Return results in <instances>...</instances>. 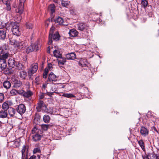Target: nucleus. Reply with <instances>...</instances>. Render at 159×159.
Listing matches in <instances>:
<instances>
[{"label":"nucleus","instance_id":"obj_38","mask_svg":"<svg viewBox=\"0 0 159 159\" xmlns=\"http://www.w3.org/2000/svg\"><path fill=\"white\" fill-rule=\"evenodd\" d=\"M7 48V47L5 45L3 46L2 47L0 46V55L2 54L4 52V50H5V49H6Z\"/></svg>","mask_w":159,"mask_h":159},{"label":"nucleus","instance_id":"obj_2","mask_svg":"<svg viewBox=\"0 0 159 159\" xmlns=\"http://www.w3.org/2000/svg\"><path fill=\"white\" fill-rule=\"evenodd\" d=\"M19 25L18 23L11 22L7 23L6 25V29L7 30L11 28V30L13 34L17 36L20 34V32L19 28Z\"/></svg>","mask_w":159,"mask_h":159},{"label":"nucleus","instance_id":"obj_12","mask_svg":"<svg viewBox=\"0 0 159 159\" xmlns=\"http://www.w3.org/2000/svg\"><path fill=\"white\" fill-rule=\"evenodd\" d=\"M48 79L49 81L52 83L55 82L57 80L56 76L52 72L49 75Z\"/></svg>","mask_w":159,"mask_h":159},{"label":"nucleus","instance_id":"obj_64","mask_svg":"<svg viewBox=\"0 0 159 159\" xmlns=\"http://www.w3.org/2000/svg\"><path fill=\"white\" fill-rule=\"evenodd\" d=\"M47 52L48 53H50V50L48 49V50Z\"/></svg>","mask_w":159,"mask_h":159},{"label":"nucleus","instance_id":"obj_17","mask_svg":"<svg viewBox=\"0 0 159 159\" xmlns=\"http://www.w3.org/2000/svg\"><path fill=\"white\" fill-rule=\"evenodd\" d=\"M8 64L10 67L13 68L16 65V61L14 59L10 58L8 60Z\"/></svg>","mask_w":159,"mask_h":159},{"label":"nucleus","instance_id":"obj_30","mask_svg":"<svg viewBox=\"0 0 159 159\" xmlns=\"http://www.w3.org/2000/svg\"><path fill=\"white\" fill-rule=\"evenodd\" d=\"M141 4L142 7L145 8L148 5V3L147 1L146 0H142Z\"/></svg>","mask_w":159,"mask_h":159},{"label":"nucleus","instance_id":"obj_7","mask_svg":"<svg viewBox=\"0 0 159 159\" xmlns=\"http://www.w3.org/2000/svg\"><path fill=\"white\" fill-rule=\"evenodd\" d=\"M140 133L142 136L146 137L148 134L149 130L145 127L142 126L141 128Z\"/></svg>","mask_w":159,"mask_h":159},{"label":"nucleus","instance_id":"obj_53","mask_svg":"<svg viewBox=\"0 0 159 159\" xmlns=\"http://www.w3.org/2000/svg\"><path fill=\"white\" fill-rule=\"evenodd\" d=\"M50 23V20H49V19H48V20H47L45 22L46 27L47 28L48 27Z\"/></svg>","mask_w":159,"mask_h":159},{"label":"nucleus","instance_id":"obj_24","mask_svg":"<svg viewBox=\"0 0 159 159\" xmlns=\"http://www.w3.org/2000/svg\"><path fill=\"white\" fill-rule=\"evenodd\" d=\"M7 110H6L7 111ZM7 113L5 110H2L0 112V117L2 118H5L7 117Z\"/></svg>","mask_w":159,"mask_h":159},{"label":"nucleus","instance_id":"obj_5","mask_svg":"<svg viewBox=\"0 0 159 159\" xmlns=\"http://www.w3.org/2000/svg\"><path fill=\"white\" fill-rule=\"evenodd\" d=\"M26 0H19L18 8L16 9V12L20 14L23 13L24 9V3Z\"/></svg>","mask_w":159,"mask_h":159},{"label":"nucleus","instance_id":"obj_55","mask_svg":"<svg viewBox=\"0 0 159 159\" xmlns=\"http://www.w3.org/2000/svg\"><path fill=\"white\" fill-rule=\"evenodd\" d=\"M143 159H149V155L145 154L142 156Z\"/></svg>","mask_w":159,"mask_h":159},{"label":"nucleus","instance_id":"obj_26","mask_svg":"<svg viewBox=\"0 0 159 159\" xmlns=\"http://www.w3.org/2000/svg\"><path fill=\"white\" fill-rule=\"evenodd\" d=\"M19 76L22 79H25L27 76V73L25 71H22L20 73Z\"/></svg>","mask_w":159,"mask_h":159},{"label":"nucleus","instance_id":"obj_18","mask_svg":"<svg viewBox=\"0 0 159 159\" xmlns=\"http://www.w3.org/2000/svg\"><path fill=\"white\" fill-rule=\"evenodd\" d=\"M32 133L33 134H42L43 132L40 129H38L37 127H34L32 130Z\"/></svg>","mask_w":159,"mask_h":159},{"label":"nucleus","instance_id":"obj_61","mask_svg":"<svg viewBox=\"0 0 159 159\" xmlns=\"http://www.w3.org/2000/svg\"><path fill=\"white\" fill-rule=\"evenodd\" d=\"M155 159H159V155L158 154L156 155Z\"/></svg>","mask_w":159,"mask_h":159},{"label":"nucleus","instance_id":"obj_34","mask_svg":"<svg viewBox=\"0 0 159 159\" xmlns=\"http://www.w3.org/2000/svg\"><path fill=\"white\" fill-rule=\"evenodd\" d=\"M62 96L68 98H74L75 96L71 93H64Z\"/></svg>","mask_w":159,"mask_h":159},{"label":"nucleus","instance_id":"obj_21","mask_svg":"<svg viewBox=\"0 0 159 159\" xmlns=\"http://www.w3.org/2000/svg\"><path fill=\"white\" fill-rule=\"evenodd\" d=\"M60 37V36L57 32H55V34H52V39L56 41L58 40Z\"/></svg>","mask_w":159,"mask_h":159},{"label":"nucleus","instance_id":"obj_36","mask_svg":"<svg viewBox=\"0 0 159 159\" xmlns=\"http://www.w3.org/2000/svg\"><path fill=\"white\" fill-rule=\"evenodd\" d=\"M33 47H32L31 45L28 47L26 49V52L27 53H29L33 51Z\"/></svg>","mask_w":159,"mask_h":159},{"label":"nucleus","instance_id":"obj_3","mask_svg":"<svg viewBox=\"0 0 159 159\" xmlns=\"http://www.w3.org/2000/svg\"><path fill=\"white\" fill-rule=\"evenodd\" d=\"M11 81L13 84V87L16 89H21L23 84L17 77L15 75H12L11 78Z\"/></svg>","mask_w":159,"mask_h":159},{"label":"nucleus","instance_id":"obj_51","mask_svg":"<svg viewBox=\"0 0 159 159\" xmlns=\"http://www.w3.org/2000/svg\"><path fill=\"white\" fill-rule=\"evenodd\" d=\"M24 90L23 89L17 90V94H18L23 96Z\"/></svg>","mask_w":159,"mask_h":159},{"label":"nucleus","instance_id":"obj_33","mask_svg":"<svg viewBox=\"0 0 159 159\" xmlns=\"http://www.w3.org/2000/svg\"><path fill=\"white\" fill-rule=\"evenodd\" d=\"M38 108H37V107H36V108L37 109L38 108L41 109L42 108V107H43V102L42 100L40 101L38 103Z\"/></svg>","mask_w":159,"mask_h":159},{"label":"nucleus","instance_id":"obj_11","mask_svg":"<svg viewBox=\"0 0 159 159\" xmlns=\"http://www.w3.org/2000/svg\"><path fill=\"white\" fill-rule=\"evenodd\" d=\"M78 29L81 31H83L84 30L87 29V26L85 23H80L77 24Z\"/></svg>","mask_w":159,"mask_h":159},{"label":"nucleus","instance_id":"obj_37","mask_svg":"<svg viewBox=\"0 0 159 159\" xmlns=\"http://www.w3.org/2000/svg\"><path fill=\"white\" fill-rule=\"evenodd\" d=\"M10 94L11 96H15L17 94V90L15 89H12L10 91Z\"/></svg>","mask_w":159,"mask_h":159},{"label":"nucleus","instance_id":"obj_63","mask_svg":"<svg viewBox=\"0 0 159 159\" xmlns=\"http://www.w3.org/2000/svg\"><path fill=\"white\" fill-rule=\"evenodd\" d=\"M58 0H53V1L57 3Z\"/></svg>","mask_w":159,"mask_h":159},{"label":"nucleus","instance_id":"obj_54","mask_svg":"<svg viewBox=\"0 0 159 159\" xmlns=\"http://www.w3.org/2000/svg\"><path fill=\"white\" fill-rule=\"evenodd\" d=\"M48 110V112L50 113V114H57V113H56V111H52V112H51V111H53L54 110ZM54 111H55V110H54Z\"/></svg>","mask_w":159,"mask_h":159},{"label":"nucleus","instance_id":"obj_4","mask_svg":"<svg viewBox=\"0 0 159 159\" xmlns=\"http://www.w3.org/2000/svg\"><path fill=\"white\" fill-rule=\"evenodd\" d=\"M38 69V65L37 63L32 64L30 68L28 69V73L29 77H31L33 74L36 73Z\"/></svg>","mask_w":159,"mask_h":159},{"label":"nucleus","instance_id":"obj_58","mask_svg":"<svg viewBox=\"0 0 159 159\" xmlns=\"http://www.w3.org/2000/svg\"><path fill=\"white\" fill-rule=\"evenodd\" d=\"M9 112L10 113H12L13 114H15L16 112V110H9Z\"/></svg>","mask_w":159,"mask_h":159},{"label":"nucleus","instance_id":"obj_15","mask_svg":"<svg viewBox=\"0 0 159 159\" xmlns=\"http://www.w3.org/2000/svg\"><path fill=\"white\" fill-rule=\"evenodd\" d=\"M54 21L56 23H57L60 25H63L64 20L63 19L60 17H58L54 19Z\"/></svg>","mask_w":159,"mask_h":159},{"label":"nucleus","instance_id":"obj_14","mask_svg":"<svg viewBox=\"0 0 159 159\" xmlns=\"http://www.w3.org/2000/svg\"><path fill=\"white\" fill-rule=\"evenodd\" d=\"M69 34L70 37H75L77 36L78 34V31L75 29H71L70 30Z\"/></svg>","mask_w":159,"mask_h":159},{"label":"nucleus","instance_id":"obj_42","mask_svg":"<svg viewBox=\"0 0 159 159\" xmlns=\"http://www.w3.org/2000/svg\"><path fill=\"white\" fill-rule=\"evenodd\" d=\"M16 66L19 69H21L22 67L23 66V65L20 62H17L16 65Z\"/></svg>","mask_w":159,"mask_h":159},{"label":"nucleus","instance_id":"obj_31","mask_svg":"<svg viewBox=\"0 0 159 159\" xmlns=\"http://www.w3.org/2000/svg\"><path fill=\"white\" fill-rule=\"evenodd\" d=\"M43 119L45 123H48L49 122L50 117L49 116L45 115L43 116Z\"/></svg>","mask_w":159,"mask_h":159},{"label":"nucleus","instance_id":"obj_44","mask_svg":"<svg viewBox=\"0 0 159 159\" xmlns=\"http://www.w3.org/2000/svg\"><path fill=\"white\" fill-rule=\"evenodd\" d=\"M5 98L4 95L3 93H0V102H3Z\"/></svg>","mask_w":159,"mask_h":159},{"label":"nucleus","instance_id":"obj_22","mask_svg":"<svg viewBox=\"0 0 159 159\" xmlns=\"http://www.w3.org/2000/svg\"><path fill=\"white\" fill-rule=\"evenodd\" d=\"M2 59H5L7 58L8 57L9 54L8 52L7 48L5 50H4L2 54Z\"/></svg>","mask_w":159,"mask_h":159},{"label":"nucleus","instance_id":"obj_28","mask_svg":"<svg viewBox=\"0 0 159 159\" xmlns=\"http://www.w3.org/2000/svg\"><path fill=\"white\" fill-rule=\"evenodd\" d=\"M55 7L54 5L51 4L49 7V10L51 11L52 14L54 13L55 11Z\"/></svg>","mask_w":159,"mask_h":159},{"label":"nucleus","instance_id":"obj_1","mask_svg":"<svg viewBox=\"0 0 159 159\" xmlns=\"http://www.w3.org/2000/svg\"><path fill=\"white\" fill-rule=\"evenodd\" d=\"M9 41L11 45H13L14 47L19 50L24 49L27 45V42L25 41H20L18 37L16 36H12L9 37Z\"/></svg>","mask_w":159,"mask_h":159},{"label":"nucleus","instance_id":"obj_39","mask_svg":"<svg viewBox=\"0 0 159 159\" xmlns=\"http://www.w3.org/2000/svg\"><path fill=\"white\" fill-rule=\"evenodd\" d=\"M48 72V70L47 68H45L44 70L43 75V77L44 78H46L47 77V75Z\"/></svg>","mask_w":159,"mask_h":159},{"label":"nucleus","instance_id":"obj_50","mask_svg":"<svg viewBox=\"0 0 159 159\" xmlns=\"http://www.w3.org/2000/svg\"><path fill=\"white\" fill-rule=\"evenodd\" d=\"M40 150L39 148H36L34 149L33 150V153L34 154H35L37 153H40Z\"/></svg>","mask_w":159,"mask_h":159},{"label":"nucleus","instance_id":"obj_40","mask_svg":"<svg viewBox=\"0 0 159 159\" xmlns=\"http://www.w3.org/2000/svg\"><path fill=\"white\" fill-rule=\"evenodd\" d=\"M2 107L3 109H8L9 106L7 103L6 102H4L2 104Z\"/></svg>","mask_w":159,"mask_h":159},{"label":"nucleus","instance_id":"obj_56","mask_svg":"<svg viewBox=\"0 0 159 159\" xmlns=\"http://www.w3.org/2000/svg\"><path fill=\"white\" fill-rule=\"evenodd\" d=\"M57 93V92H47V94L50 97H51V95H52L53 94V93Z\"/></svg>","mask_w":159,"mask_h":159},{"label":"nucleus","instance_id":"obj_45","mask_svg":"<svg viewBox=\"0 0 159 159\" xmlns=\"http://www.w3.org/2000/svg\"><path fill=\"white\" fill-rule=\"evenodd\" d=\"M148 8L149 9V11H147V12L148 13V14L149 15V17L152 16V7L151 6H148Z\"/></svg>","mask_w":159,"mask_h":159},{"label":"nucleus","instance_id":"obj_13","mask_svg":"<svg viewBox=\"0 0 159 159\" xmlns=\"http://www.w3.org/2000/svg\"><path fill=\"white\" fill-rule=\"evenodd\" d=\"M7 66L6 60L4 59H0V68L2 70L5 69Z\"/></svg>","mask_w":159,"mask_h":159},{"label":"nucleus","instance_id":"obj_47","mask_svg":"<svg viewBox=\"0 0 159 159\" xmlns=\"http://www.w3.org/2000/svg\"><path fill=\"white\" fill-rule=\"evenodd\" d=\"M17 109H25V107L24 104H20L18 106Z\"/></svg>","mask_w":159,"mask_h":159},{"label":"nucleus","instance_id":"obj_20","mask_svg":"<svg viewBox=\"0 0 159 159\" xmlns=\"http://www.w3.org/2000/svg\"><path fill=\"white\" fill-rule=\"evenodd\" d=\"M4 87L6 89H9L11 86L10 82L7 80H5L3 83Z\"/></svg>","mask_w":159,"mask_h":159},{"label":"nucleus","instance_id":"obj_48","mask_svg":"<svg viewBox=\"0 0 159 159\" xmlns=\"http://www.w3.org/2000/svg\"><path fill=\"white\" fill-rule=\"evenodd\" d=\"M14 18L15 21L18 22H19L20 21L21 18L20 16H17L15 17Z\"/></svg>","mask_w":159,"mask_h":159},{"label":"nucleus","instance_id":"obj_8","mask_svg":"<svg viewBox=\"0 0 159 159\" xmlns=\"http://www.w3.org/2000/svg\"><path fill=\"white\" fill-rule=\"evenodd\" d=\"M79 65L81 67H85L87 66L88 63L87 59L85 58H81L78 61Z\"/></svg>","mask_w":159,"mask_h":159},{"label":"nucleus","instance_id":"obj_16","mask_svg":"<svg viewBox=\"0 0 159 159\" xmlns=\"http://www.w3.org/2000/svg\"><path fill=\"white\" fill-rule=\"evenodd\" d=\"M66 58L68 60H74L75 58L76 55L73 52H71L66 55Z\"/></svg>","mask_w":159,"mask_h":159},{"label":"nucleus","instance_id":"obj_27","mask_svg":"<svg viewBox=\"0 0 159 159\" xmlns=\"http://www.w3.org/2000/svg\"><path fill=\"white\" fill-rule=\"evenodd\" d=\"M60 59L58 61V64L59 65L61 64L63 65L66 61V59L64 57H61L60 58Z\"/></svg>","mask_w":159,"mask_h":159},{"label":"nucleus","instance_id":"obj_43","mask_svg":"<svg viewBox=\"0 0 159 159\" xmlns=\"http://www.w3.org/2000/svg\"><path fill=\"white\" fill-rule=\"evenodd\" d=\"M6 10L7 11H10L11 10V7L10 5V2L8 3L7 2V3H6Z\"/></svg>","mask_w":159,"mask_h":159},{"label":"nucleus","instance_id":"obj_6","mask_svg":"<svg viewBox=\"0 0 159 159\" xmlns=\"http://www.w3.org/2000/svg\"><path fill=\"white\" fill-rule=\"evenodd\" d=\"M55 28L54 27L52 26L50 28L49 35L48 37V43L49 45H51L52 42V34H53L54 31L55 30Z\"/></svg>","mask_w":159,"mask_h":159},{"label":"nucleus","instance_id":"obj_29","mask_svg":"<svg viewBox=\"0 0 159 159\" xmlns=\"http://www.w3.org/2000/svg\"><path fill=\"white\" fill-rule=\"evenodd\" d=\"M26 146L24 145L23 147L22 150H21V153H22V158L24 159L25 156V151H26Z\"/></svg>","mask_w":159,"mask_h":159},{"label":"nucleus","instance_id":"obj_52","mask_svg":"<svg viewBox=\"0 0 159 159\" xmlns=\"http://www.w3.org/2000/svg\"><path fill=\"white\" fill-rule=\"evenodd\" d=\"M26 110H16V112L21 115L25 112Z\"/></svg>","mask_w":159,"mask_h":159},{"label":"nucleus","instance_id":"obj_23","mask_svg":"<svg viewBox=\"0 0 159 159\" xmlns=\"http://www.w3.org/2000/svg\"><path fill=\"white\" fill-rule=\"evenodd\" d=\"M54 56L57 58H60L61 56V54L60 52L57 50H55L53 51Z\"/></svg>","mask_w":159,"mask_h":159},{"label":"nucleus","instance_id":"obj_41","mask_svg":"<svg viewBox=\"0 0 159 159\" xmlns=\"http://www.w3.org/2000/svg\"><path fill=\"white\" fill-rule=\"evenodd\" d=\"M41 129L44 130H47L48 128V125L42 124L41 125Z\"/></svg>","mask_w":159,"mask_h":159},{"label":"nucleus","instance_id":"obj_57","mask_svg":"<svg viewBox=\"0 0 159 159\" xmlns=\"http://www.w3.org/2000/svg\"><path fill=\"white\" fill-rule=\"evenodd\" d=\"M3 3L5 4V5H6V3H7V2L9 3L10 2V1L8 0H1Z\"/></svg>","mask_w":159,"mask_h":159},{"label":"nucleus","instance_id":"obj_10","mask_svg":"<svg viewBox=\"0 0 159 159\" xmlns=\"http://www.w3.org/2000/svg\"><path fill=\"white\" fill-rule=\"evenodd\" d=\"M42 134H34L32 136V139L34 141L37 142L40 141L42 138Z\"/></svg>","mask_w":159,"mask_h":159},{"label":"nucleus","instance_id":"obj_46","mask_svg":"<svg viewBox=\"0 0 159 159\" xmlns=\"http://www.w3.org/2000/svg\"><path fill=\"white\" fill-rule=\"evenodd\" d=\"M26 26L27 28L29 29H32L33 25L30 22H27L26 24Z\"/></svg>","mask_w":159,"mask_h":159},{"label":"nucleus","instance_id":"obj_35","mask_svg":"<svg viewBox=\"0 0 159 159\" xmlns=\"http://www.w3.org/2000/svg\"><path fill=\"white\" fill-rule=\"evenodd\" d=\"M138 143L141 148L143 150L144 149V143L142 140H140L138 141Z\"/></svg>","mask_w":159,"mask_h":159},{"label":"nucleus","instance_id":"obj_9","mask_svg":"<svg viewBox=\"0 0 159 159\" xmlns=\"http://www.w3.org/2000/svg\"><path fill=\"white\" fill-rule=\"evenodd\" d=\"M33 94V92L30 90H27L26 91L24 90L23 97L27 98H31Z\"/></svg>","mask_w":159,"mask_h":159},{"label":"nucleus","instance_id":"obj_19","mask_svg":"<svg viewBox=\"0 0 159 159\" xmlns=\"http://www.w3.org/2000/svg\"><path fill=\"white\" fill-rule=\"evenodd\" d=\"M6 32L3 29L0 30V39H4L6 36Z\"/></svg>","mask_w":159,"mask_h":159},{"label":"nucleus","instance_id":"obj_60","mask_svg":"<svg viewBox=\"0 0 159 159\" xmlns=\"http://www.w3.org/2000/svg\"><path fill=\"white\" fill-rule=\"evenodd\" d=\"M70 12L73 15H75L76 13L73 10H70Z\"/></svg>","mask_w":159,"mask_h":159},{"label":"nucleus","instance_id":"obj_25","mask_svg":"<svg viewBox=\"0 0 159 159\" xmlns=\"http://www.w3.org/2000/svg\"><path fill=\"white\" fill-rule=\"evenodd\" d=\"M31 45L32 47H33V51H36L38 50L39 46L37 43H32Z\"/></svg>","mask_w":159,"mask_h":159},{"label":"nucleus","instance_id":"obj_32","mask_svg":"<svg viewBox=\"0 0 159 159\" xmlns=\"http://www.w3.org/2000/svg\"><path fill=\"white\" fill-rule=\"evenodd\" d=\"M70 3V1L67 2L62 1L61 2V5L65 7H67Z\"/></svg>","mask_w":159,"mask_h":159},{"label":"nucleus","instance_id":"obj_49","mask_svg":"<svg viewBox=\"0 0 159 159\" xmlns=\"http://www.w3.org/2000/svg\"><path fill=\"white\" fill-rule=\"evenodd\" d=\"M29 159H40V156L38 155L37 156L35 155H33L31 156Z\"/></svg>","mask_w":159,"mask_h":159},{"label":"nucleus","instance_id":"obj_62","mask_svg":"<svg viewBox=\"0 0 159 159\" xmlns=\"http://www.w3.org/2000/svg\"><path fill=\"white\" fill-rule=\"evenodd\" d=\"M47 85L46 84H43L42 87L44 88H45L46 87Z\"/></svg>","mask_w":159,"mask_h":159},{"label":"nucleus","instance_id":"obj_59","mask_svg":"<svg viewBox=\"0 0 159 159\" xmlns=\"http://www.w3.org/2000/svg\"><path fill=\"white\" fill-rule=\"evenodd\" d=\"M44 97V95L43 93L41 94L39 96V98L40 99H42Z\"/></svg>","mask_w":159,"mask_h":159}]
</instances>
